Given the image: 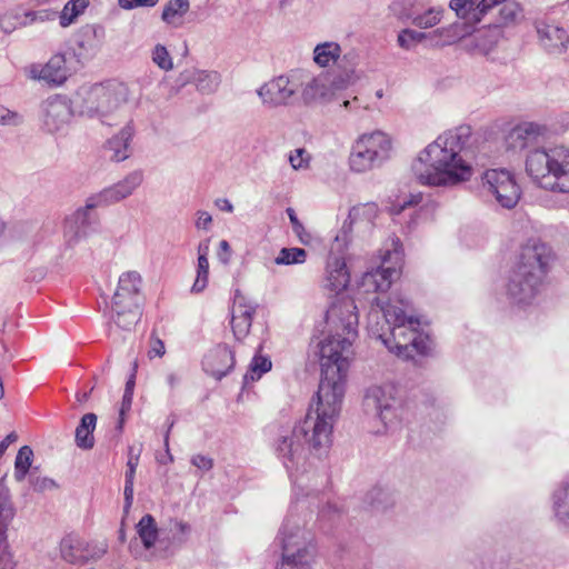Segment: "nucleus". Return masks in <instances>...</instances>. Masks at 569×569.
Here are the masks:
<instances>
[{
  "mask_svg": "<svg viewBox=\"0 0 569 569\" xmlns=\"http://www.w3.org/2000/svg\"><path fill=\"white\" fill-rule=\"evenodd\" d=\"M33 78L43 80L52 84H61L67 80L68 70L66 66V58L63 54H54L51 59L39 70L32 69Z\"/></svg>",
  "mask_w": 569,
  "mask_h": 569,
  "instance_id": "nucleus-28",
  "label": "nucleus"
},
{
  "mask_svg": "<svg viewBox=\"0 0 569 569\" xmlns=\"http://www.w3.org/2000/svg\"><path fill=\"white\" fill-rule=\"evenodd\" d=\"M107 549L108 546L104 542H86L73 536L63 538L60 543L62 558L72 565L98 560L103 557Z\"/></svg>",
  "mask_w": 569,
  "mask_h": 569,
  "instance_id": "nucleus-16",
  "label": "nucleus"
},
{
  "mask_svg": "<svg viewBox=\"0 0 569 569\" xmlns=\"http://www.w3.org/2000/svg\"><path fill=\"white\" fill-rule=\"evenodd\" d=\"M553 260L551 247L538 238H530L521 246L519 259L515 267L535 272L545 279Z\"/></svg>",
  "mask_w": 569,
  "mask_h": 569,
  "instance_id": "nucleus-13",
  "label": "nucleus"
},
{
  "mask_svg": "<svg viewBox=\"0 0 569 569\" xmlns=\"http://www.w3.org/2000/svg\"><path fill=\"white\" fill-rule=\"evenodd\" d=\"M305 78V72H302ZM301 99L305 104L309 106L320 100H330L331 89L329 88V78L327 74H319L309 78L307 81L302 79Z\"/></svg>",
  "mask_w": 569,
  "mask_h": 569,
  "instance_id": "nucleus-25",
  "label": "nucleus"
},
{
  "mask_svg": "<svg viewBox=\"0 0 569 569\" xmlns=\"http://www.w3.org/2000/svg\"><path fill=\"white\" fill-rule=\"evenodd\" d=\"M496 7L495 0H480L477 7L472 9V21L479 22L482 16Z\"/></svg>",
  "mask_w": 569,
  "mask_h": 569,
  "instance_id": "nucleus-57",
  "label": "nucleus"
},
{
  "mask_svg": "<svg viewBox=\"0 0 569 569\" xmlns=\"http://www.w3.org/2000/svg\"><path fill=\"white\" fill-rule=\"evenodd\" d=\"M341 54V47L333 41L319 43L313 49V61L319 67H329L336 63Z\"/></svg>",
  "mask_w": 569,
  "mask_h": 569,
  "instance_id": "nucleus-33",
  "label": "nucleus"
},
{
  "mask_svg": "<svg viewBox=\"0 0 569 569\" xmlns=\"http://www.w3.org/2000/svg\"><path fill=\"white\" fill-rule=\"evenodd\" d=\"M356 141L362 142L367 149L377 150L379 157L385 161L389 158L391 140L385 132L377 130L371 133H363Z\"/></svg>",
  "mask_w": 569,
  "mask_h": 569,
  "instance_id": "nucleus-30",
  "label": "nucleus"
},
{
  "mask_svg": "<svg viewBox=\"0 0 569 569\" xmlns=\"http://www.w3.org/2000/svg\"><path fill=\"white\" fill-rule=\"evenodd\" d=\"M307 252L302 248H282L274 259L276 264H297L306 261Z\"/></svg>",
  "mask_w": 569,
  "mask_h": 569,
  "instance_id": "nucleus-43",
  "label": "nucleus"
},
{
  "mask_svg": "<svg viewBox=\"0 0 569 569\" xmlns=\"http://www.w3.org/2000/svg\"><path fill=\"white\" fill-rule=\"evenodd\" d=\"M355 301L341 298L335 301L326 313L328 337L319 345L322 359L343 358L350 360L352 345L358 337L359 317Z\"/></svg>",
  "mask_w": 569,
  "mask_h": 569,
  "instance_id": "nucleus-5",
  "label": "nucleus"
},
{
  "mask_svg": "<svg viewBox=\"0 0 569 569\" xmlns=\"http://www.w3.org/2000/svg\"><path fill=\"white\" fill-rule=\"evenodd\" d=\"M411 310V302L407 299L397 298L386 302L376 297L368 313L370 335L391 352L406 359L413 358V352L427 356L431 350V340L418 331L420 321L410 313Z\"/></svg>",
  "mask_w": 569,
  "mask_h": 569,
  "instance_id": "nucleus-1",
  "label": "nucleus"
},
{
  "mask_svg": "<svg viewBox=\"0 0 569 569\" xmlns=\"http://www.w3.org/2000/svg\"><path fill=\"white\" fill-rule=\"evenodd\" d=\"M189 0H170L163 8L162 20L173 27L179 28L183 23V17L189 11Z\"/></svg>",
  "mask_w": 569,
  "mask_h": 569,
  "instance_id": "nucleus-32",
  "label": "nucleus"
},
{
  "mask_svg": "<svg viewBox=\"0 0 569 569\" xmlns=\"http://www.w3.org/2000/svg\"><path fill=\"white\" fill-rule=\"evenodd\" d=\"M22 116L0 106V124L17 127L22 123Z\"/></svg>",
  "mask_w": 569,
  "mask_h": 569,
  "instance_id": "nucleus-56",
  "label": "nucleus"
},
{
  "mask_svg": "<svg viewBox=\"0 0 569 569\" xmlns=\"http://www.w3.org/2000/svg\"><path fill=\"white\" fill-rule=\"evenodd\" d=\"M442 14L443 9L441 7H432L430 3L423 11L416 14L411 23L420 29H429L441 21Z\"/></svg>",
  "mask_w": 569,
  "mask_h": 569,
  "instance_id": "nucleus-39",
  "label": "nucleus"
},
{
  "mask_svg": "<svg viewBox=\"0 0 569 569\" xmlns=\"http://www.w3.org/2000/svg\"><path fill=\"white\" fill-rule=\"evenodd\" d=\"M183 375L181 370H171L166 376V382L171 391L180 386Z\"/></svg>",
  "mask_w": 569,
  "mask_h": 569,
  "instance_id": "nucleus-61",
  "label": "nucleus"
},
{
  "mask_svg": "<svg viewBox=\"0 0 569 569\" xmlns=\"http://www.w3.org/2000/svg\"><path fill=\"white\" fill-rule=\"evenodd\" d=\"M231 327H232L234 337L238 340H241L249 333V330L251 328V322L247 321L244 318L241 319L238 316L232 315L231 316Z\"/></svg>",
  "mask_w": 569,
  "mask_h": 569,
  "instance_id": "nucleus-54",
  "label": "nucleus"
},
{
  "mask_svg": "<svg viewBox=\"0 0 569 569\" xmlns=\"http://www.w3.org/2000/svg\"><path fill=\"white\" fill-rule=\"evenodd\" d=\"M129 100V88L121 82L97 83L82 87L77 92V106L81 114L98 118L108 123L107 118Z\"/></svg>",
  "mask_w": 569,
  "mask_h": 569,
  "instance_id": "nucleus-7",
  "label": "nucleus"
},
{
  "mask_svg": "<svg viewBox=\"0 0 569 569\" xmlns=\"http://www.w3.org/2000/svg\"><path fill=\"white\" fill-rule=\"evenodd\" d=\"M362 410L368 418L381 422L376 433L397 427L403 418V401L392 385L371 386L363 395Z\"/></svg>",
  "mask_w": 569,
  "mask_h": 569,
  "instance_id": "nucleus-8",
  "label": "nucleus"
},
{
  "mask_svg": "<svg viewBox=\"0 0 569 569\" xmlns=\"http://www.w3.org/2000/svg\"><path fill=\"white\" fill-rule=\"evenodd\" d=\"M522 17V10L517 2H507L499 8V19L497 27L512 26L519 22Z\"/></svg>",
  "mask_w": 569,
  "mask_h": 569,
  "instance_id": "nucleus-42",
  "label": "nucleus"
},
{
  "mask_svg": "<svg viewBox=\"0 0 569 569\" xmlns=\"http://www.w3.org/2000/svg\"><path fill=\"white\" fill-rule=\"evenodd\" d=\"M430 3L431 0H396L391 4V10L398 18L412 21L416 14Z\"/></svg>",
  "mask_w": 569,
  "mask_h": 569,
  "instance_id": "nucleus-35",
  "label": "nucleus"
},
{
  "mask_svg": "<svg viewBox=\"0 0 569 569\" xmlns=\"http://www.w3.org/2000/svg\"><path fill=\"white\" fill-rule=\"evenodd\" d=\"M191 463L202 471H209L213 467L212 459L203 455H194Z\"/></svg>",
  "mask_w": 569,
  "mask_h": 569,
  "instance_id": "nucleus-60",
  "label": "nucleus"
},
{
  "mask_svg": "<svg viewBox=\"0 0 569 569\" xmlns=\"http://www.w3.org/2000/svg\"><path fill=\"white\" fill-rule=\"evenodd\" d=\"M231 247L227 240H221L219 242V249L217 252V258L222 264H228L231 260Z\"/></svg>",
  "mask_w": 569,
  "mask_h": 569,
  "instance_id": "nucleus-59",
  "label": "nucleus"
},
{
  "mask_svg": "<svg viewBox=\"0 0 569 569\" xmlns=\"http://www.w3.org/2000/svg\"><path fill=\"white\" fill-rule=\"evenodd\" d=\"M166 353L164 343L160 339H154L149 351L150 357H162Z\"/></svg>",
  "mask_w": 569,
  "mask_h": 569,
  "instance_id": "nucleus-64",
  "label": "nucleus"
},
{
  "mask_svg": "<svg viewBox=\"0 0 569 569\" xmlns=\"http://www.w3.org/2000/svg\"><path fill=\"white\" fill-rule=\"evenodd\" d=\"M73 111L69 99L62 96L49 97L41 104V120L48 132L63 130L70 122Z\"/></svg>",
  "mask_w": 569,
  "mask_h": 569,
  "instance_id": "nucleus-17",
  "label": "nucleus"
},
{
  "mask_svg": "<svg viewBox=\"0 0 569 569\" xmlns=\"http://www.w3.org/2000/svg\"><path fill=\"white\" fill-rule=\"evenodd\" d=\"M97 425V415L89 412L82 416L76 428L74 442L78 448L90 450L94 447L93 431Z\"/></svg>",
  "mask_w": 569,
  "mask_h": 569,
  "instance_id": "nucleus-29",
  "label": "nucleus"
},
{
  "mask_svg": "<svg viewBox=\"0 0 569 569\" xmlns=\"http://www.w3.org/2000/svg\"><path fill=\"white\" fill-rule=\"evenodd\" d=\"M526 171L541 188L569 193V147L535 148L527 156Z\"/></svg>",
  "mask_w": 569,
  "mask_h": 569,
  "instance_id": "nucleus-6",
  "label": "nucleus"
},
{
  "mask_svg": "<svg viewBox=\"0 0 569 569\" xmlns=\"http://www.w3.org/2000/svg\"><path fill=\"white\" fill-rule=\"evenodd\" d=\"M106 37L104 28L100 24L82 26L74 34V43L80 56L92 57L101 48Z\"/></svg>",
  "mask_w": 569,
  "mask_h": 569,
  "instance_id": "nucleus-24",
  "label": "nucleus"
},
{
  "mask_svg": "<svg viewBox=\"0 0 569 569\" xmlns=\"http://www.w3.org/2000/svg\"><path fill=\"white\" fill-rule=\"evenodd\" d=\"M88 0H69L59 14L60 26L66 28L73 23L79 14L88 7Z\"/></svg>",
  "mask_w": 569,
  "mask_h": 569,
  "instance_id": "nucleus-41",
  "label": "nucleus"
},
{
  "mask_svg": "<svg viewBox=\"0 0 569 569\" xmlns=\"http://www.w3.org/2000/svg\"><path fill=\"white\" fill-rule=\"evenodd\" d=\"M197 89L202 93L213 92L219 83L216 72L197 71L194 76Z\"/></svg>",
  "mask_w": 569,
  "mask_h": 569,
  "instance_id": "nucleus-45",
  "label": "nucleus"
},
{
  "mask_svg": "<svg viewBox=\"0 0 569 569\" xmlns=\"http://www.w3.org/2000/svg\"><path fill=\"white\" fill-rule=\"evenodd\" d=\"M400 260V252L395 248L393 252L387 250L382 264L376 269L367 271L361 278V287L367 292H386L391 287L392 281L398 277V270L395 267L386 266L389 261Z\"/></svg>",
  "mask_w": 569,
  "mask_h": 569,
  "instance_id": "nucleus-19",
  "label": "nucleus"
},
{
  "mask_svg": "<svg viewBox=\"0 0 569 569\" xmlns=\"http://www.w3.org/2000/svg\"><path fill=\"white\" fill-rule=\"evenodd\" d=\"M208 276H209V260L206 257H198L197 263V278L193 282L191 291L194 293H199L204 290L208 284Z\"/></svg>",
  "mask_w": 569,
  "mask_h": 569,
  "instance_id": "nucleus-48",
  "label": "nucleus"
},
{
  "mask_svg": "<svg viewBox=\"0 0 569 569\" xmlns=\"http://www.w3.org/2000/svg\"><path fill=\"white\" fill-rule=\"evenodd\" d=\"M552 506L559 521L565 526H569V481L562 482L561 486L553 491Z\"/></svg>",
  "mask_w": 569,
  "mask_h": 569,
  "instance_id": "nucleus-34",
  "label": "nucleus"
},
{
  "mask_svg": "<svg viewBox=\"0 0 569 569\" xmlns=\"http://www.w3.org/2000/svg\"><path fill=\"white\" fill-rule=\"evenodd\" d=\"M29 483L36 492L51 491L59 487L53 479L36 476L33 471L29 475Z\"/></svg>",
  "mask_w": 569,
  "mask_h": 569,
  "instance_id": "nucleus-50",
  "label": "nucleus"
},
{
  "mask_svg": "<svg viewBox=\"0 0 569 569\" xmlns=\"http://www.w3.org/2000/svg\"><path fill=\"white\" fill-rule=\"evenodd\" d=\"M257 308L258 303L248 300L239 290L234 292L232 315L252 323Z\"/></svg>",
  "mask_w": 569,
  "mask_h": 569,
  "instance_id": "nucleus-40",
  "label": "nucleus"
},
{
  "mask_svg": "<svg viewBox=\"0 0 569 569\" xmlns=\"http://www.w3.org/2000/svg\"><path fill=\"white\" fill-rule=\"evenodd\" d=\"M537 33L541 46L550 54H562L568 49L569 36L563 28L555 24H549L545 21L536 23Z\"/></svg>",
  "mask_w": 569,
  "mask_h": 569,
  "instance_id": "nucleus-23",
  "label": "nucleus"
},
{
  "mask_svg": "<svg viewBox=\"0 0 569 569\" xmlns=\"http://www.w3.org/2000/svg\"><path fill=\"white\" fill-rule=\"evenodd\" d=\"M136 133L132 122H128L117 134L107 141V148L111 151L110 159L121 162L131 156V141Z\"/></svg>",
  "mask_w": 569,
  "mask_h": 569,
  "instance_id": "nucleus-27",
  "label": "nucleus"
},
{
  "mask_svg": "<svg viewBox=\"0 0 569 569\" xmlns=\"http://www.w3.org/2000/svg\"><path fill=\"white\" fill-rule=\"evenodd\" d=\"M302 86V71L290 76H279L261 86L257 93L263 104L280 107L292 104L298 99V91Z\"/></svg>",
  "mask_w": 569,
  "mask_h": 569,
  "instance_id": "nucleus-12",
  "label": "nucleus"
},
{
  "mask_svg": "<svg viewBox=\"0 0 569 569\" xmlns=\"http://www.w3.org/2000/svg\"><path fill=\"white\" fill-rule=\"evenodd\" d=\"M383 161L377 150L365 148L362 142L355 141L352 144L349 156V166L352 171L358 173L366 172L380 166Z\"/></svg>",
  "mask_w": 569,
  "mask_h": 569,
  "instance_id": "nucleus-26",
  "label": "nucleus"
},
{
  "mask_svg": "<svg viewBox=\"0 0 569 569\" xmlns=\"http://www.w3.org/2000/svg\"><path fill=\"white\" fill-rule=\"evenodd\" d=\"M212 223V217L207 211H198L197 212V220H196V228L209 230Z\"/></svg>",
  "mask_w": 569,
  "mask_h": 569,
  "instance_id": "nucleus-62",
  "label": "nucleus"
},
{
  "mask_svg": "<svg viewBox=\"0 0 569 569\" xmlns=\"http://www.w3.org/2000/svg\"><path fill=\"white\" fill-rule=\"evenodd\" d=\"M313 430L306 428V418L297 423L291 430H286L279 435L274 442V450L284 467L289 469L298 468L305 462L307 451H313L317 455L326 452L331 445L316 446L312 442Z\"/></svg>",
  "mask_w": 569,
  "mask_h": 569,
  "instance_id": "nucleus-10",
  "label": "nucleus"
},
{
  "mask_svg": "<svg viewBox=\"0 0 569 569\" xmlns=\"http://www.w3.org/2000/svg\"><path fill=\"white\" fill-rule=\"evenodd\" d=\"M321 379L317 391L316 407L311 405L306 415V428L313 430L316 446L331 445L333 426L340 415L349 360L343 358L322 359Z\"/></svg>",
  "mask_w": 569,
  "mask_h": 569,
  "instance_id": "nucleus-3",
  "label": "nucleus"
},
{
  "mask_svg": "<svg viewBox=\"0 0 569 569\" xmlns=\"http://www.w3.org/2000/svg\"><path fill=\"white\" fill-rule=\"evenodd\" d=\"M470 136L471 128L461 126L429 143L411 164L416 180L423 186L445 188L470 180L472 167L461 154Z\"/></svg>",
  "mask_w": 569,
  "mask_h": 569,
  "instance_id": "nucleus-2",
  "label": "nucleus"
},
{
  "mask_svg": "<svg viewBox=\"0 0 569 569\" xmlns=\"http://www.w3.org/2000/svg\"><path fill=\"white\" fill-rule=\"evenodd\" d=\"M542 283L543 279L535 272L515 267L507 284V295L513 303L530 305L540 293Z\"/></svg>",
  "mask_w": 569,
  "mask_h": 569,
  "instance_id": "nucleus-14",
  "label": "nucleus"
},
{
  "mask_svg": "<svg viewBox=\"0 0 569 569\" xmlns=\"http://www.w3.org/2000/svg\"><path fill=\"white\" fill-rule=\"evenodd\" d=\"M139 463V456L130 455L127 462L126 481L123 488L124 505L123 512L127 515L133 502V485L136 470Z\"/></svg>",
  "mask_w": 569,
  "mask_h": 569,
  "instance_id": "nucleus-36",
  "label": "nucleus"
},
{
  "mask_svg": "<svg viewBox=\"0 0 569 569\" xmlns=\"http://www.w3.org/2000/svg\"><path fill=\"white\" fill-rule=\"evenodd\" d=\"M132 396L133 395H129V392H124L123 393V397H122V402H121V408H120V420H119V423H118V429L119 430H122V426H123V416L124 413L130 410L131 408V403H132Z\"/></svg>",
  "mask_w": 569,
  "mask_h": 569,
  "instance_id": "nucleus-63",
  "label": "nucleus"
},
{
  "mask_svg": "<svg viewBox=\"0 0 569 569\" xmlns=\"http://www.w3.org/2000/svg\"><path fill=\"white\" fill-rule=\"evenodd\" d=\"M427 33L412 29H405L398 36V43L401 48L409 49L411 44L422 41Z\"/></svg>",
  "mask_w": 569,
  "mask_h": 569,
  "instance_id": "nucleus-52",
  "label": "nucleus"
},
{
  "mask_svg": "<svg viewBox=\"0 0 569 569\" xmlns=\"http://www.w3.org/2000/svg\"><path fill=\"white\" fill-rule=\"evenodd\" d=\"M548 129L536 122H521L506 136V147L509 150H523L540 143L547 136Z\"/></svg>",
  "mask_w": 569,
  "mask_h": 569,
  "instance_id": "nucleus-20",
  "label": "nucleus"
},
{
  "mask_svg": "<svg viewBox=\"0 0 569 569\" xmlns=\"http://www.w3.org/2000/svg\"><path fill=\"white\" fill-rule=\"evenodd\" d=\"M345 228L346 226L342 227V234H338L331 246L323 278V288L333 293L345 290L350 281V274L345 258L335 253L336 250L338 251L340 249L341 241H347V231Z\"/></svg>",
  "mask_w": 569,
  "mask_h": 569,
  "instance_id": "nucleus-15",
  "label": "nucleus"
},
{
  "mask_svg": "<svg viewBox=\"0 0 569 569\" xmlns=\"http://www.w3.org/2000/svg\"><path fill=\"white\" fill-rule=\"evenodd\" d=\"M482 189L505 209L515 208L521 197V189L515 176L506 169L487 170L482 176Z\"/></svg>",
  "mask_w": 569,
  "mask_h": 569,
  "instance_id": "nucleus-11",
  "label": "nucleus"
},
{
  "mask_svg": "<svg viewBox=\"0 0 569 569\" xmlns=\"http://www.w3.org/2000/svg\"><path fill=\"white\" fill-rule=\"evenodd\" d=\"M33 451L29 446H23L19 449L16 459L14 467H20L30 470L32 465Z\"/></svg>",
  "mask_w": 569,
  "mask_h": 569,
  "instance_id": "nucleus-55",
  "label": "nucleus"
},
{
  "mask_svg": "<svg viewBox=\"0 0 569 569\" xmlns=\"http://www.w3.org/2000/svg\"><path fill=\"white\" fill-rule=\"evenodd\" d=\"M152 61L162 70L169 71L173 68L172 59L162 44H157L152 51Z\"/></svg>",
  "mask_w": 569,
  "mask_h": 569,
  "instance_id": "nucleus-51",
  "label": "nucleus"
},
{
  "mask_svg": "<svg viewBox=\"0 0 569 569\" xmlns=\"http://www.w3.org/2000/svg\"><path fill=\"white\" fill-rule=\"evenodd\" d=\"M234 353L227 345H218L210 349L202 359L203 371L217 380H221L234 367Z\"/></svg>",
  "mask_w": 569,
  "mask_h": 569,
  "instance_id": "nucleus-21",
  "label": "nucleus"
},
{
  "mask_svg": "<svg viewBox=\"0 0 569 569\" xmlns=\"http://www.w3.org/2000/svg\"><path fill=\"white\" fill-rule=\"evenodd\" d=\"M58 17V11L52 9H41L37 11H27L23 14V20L20 22L22 27H28L38 22L54 21Z\"/></svg>",
  "mask_w": 569,
  "mask_h": 569,
  "instance_id": "nucleus-46",
  "label": "nucleus"
},
{
  "mask_svg": "<svg viewBox=\"0 0 569 569\" xmlns=\"http://www.w3.org/2000/svg\"><path fill=\"white\" fill-rule=\"evenodd\" d=\"M142 170H134L128 173L119 182L104 188L97 194L91 196L89 207L108 206L121 201L133 193V191L142 183Z\"/></svg>",
  "mask_w": 569,
  "mask_h": 569,
  "instance_id": "nucleus-18",
  "label": "nucleus"
},
{
  "mask_svg": "<svg viewBox=\"0 0 569 569\" xmlns=\"http://www.w3.org/2000/svg\"><path fill=\"white\" fill-rule=\"evenodd\" d=\"M7 475L2 476L0 479V525L1 529L8 530V526L13 520L16 516V508L12 502L11 491L8 487Z\"/></svg>",
  "mask_w": 569,
  "mask_h": 569,
  "instance_id": "nucleus-31",
  "label": "nucleus"
},
{
  "mask_svg": "<svg viewBox=\"0 0 569 569\" xmlns=\"http://www.w3.org/2000/svg\"><path fill=\"white\" fill-rule=\"evenodd\" d=\"M271 368L272 362L268 356L256 353L249 365L248 371L243 376V383L248 385L249 382L259 380L262 377V375L270 371Z\"/></svg>",
  "mask_w": 569,
  "mask_h": 569,
  "instance_id": "nucleus-38",
  "label": "nucleus"
},
{
  "mask_svg": "<svg viewBox=\"0 0 569 569\" xmlns=\"http://www.w3.org/2000/svg\"><path fill=\"white\" fill-rule=\"evenodd\" d=\"M356 74L353 69L345 70L332 76L329 79V88L331 89V97L338 91L346 90L356 82Z\"/></svg>",
  "mask_w": 569,
  "mask_h": 569,
  "instance_id": "nucleus-44",
  "label": "nucleus"
},
{
  "mask_svg": "<svg viewBox=\"0 0 569 569\" xmlns=\"http://www.w3.org/2000/svg\"><path fill=\"white\" fill-rule=\"evenodd\" d=\"M142 278L137 271L123 272L112 297V320L121 329L130 330L140 320V288Z\"/></svg>",
  "mask_w": 569,
  "mask_h": 569,
  "instance_id": "nucleus-9",
  "label": "nucleus"
},
{
  "mask_svg": "<svg viewBox=\"0 0 569 569\" xmlns=\"http://www.w3.org/2000/svg\"><path fill=\"white\" fill-rule=\"evenodd\" d=\"M475 0H450L449 7L458 17L472 20V6Z\"/></svg>",
  "mask_w": 569,
  "mask_h": 569,
  "instance_id": "nucleus-53",
  "label": "nucleus"
},
{
  "mask_svg": "<svg viewBox=\"0 0 569 569\" xmlns=\"http://www.w3.org/2000/svg\"><path fill=\"white\" fill-rule=\"evenodd\" d=\"M307 506L296 502L279 529L277 540L281 547V560L277 569H312L316 546L312 533L306 528Z\"/></svg>",
  "mask_w": 569,
  "mask_h": 569,
  "instance_id": "nucleus-4",
  "label": "nucleus"
},
{
  "mask_svg": "<svg viewBox=\"0 0 569 569\" xmlns=\"http://www.w3.org/2000/svg\"><path fill=\"white\" fill-rule=\"evenodd\" d=\"M137 533L139 535L146 549L154 546L158 539V528L156 520L151 515H144L137 523Z\"/></svg>",
  "mask_w": 569,
  "mask_h": 569,
  "instance_id": "nucleus-37",
  "label": "nucleus"
},
{
  "mask_svg": "<svg viewBox=\"0 0 569 569\" xmlns=\"http://www.w3.org/2000/svg\"><path fill=\"white\" fill-rule=\"evenodd\" d=\"M16 561L10 550L6 529H0V569H14Z\"/></svg>",
  "mask_w": 569,
  "mask_h": 569,
  "instance_id": "nucleus-47",
  "label": "nucleus"
},
{
  "mask_svg": "<svg viewBox=\"0 0 569 569\" xmlns=\"http://www.w3.org/2000/svg\"><path fill=\"white\" fill-rule=\"evenodd\" d=\"M159 0H118V6L124 10H132L142 7H154Z\"/></svg>",
  "mask_w": 569,
  "mask_h": 569,
  "instance_id": "nucleus-58",
  "label": "nucleus"
},
{
  "mask_svg": "<svg viewBox=\"0 0 569 569\" xmlns=\"http://www.w3.org/2000/svg\"><path fill=\"white\" fill-rule=\"evenodd\" d=\"M288 160L293 170H306L310 166L311 156L305 148H298L290 152Z\"/></svg>",
  "mask_w": 569,
  "mask_h": 569,
  "instance_id": "nucleus-49",
  "label": "nucleus"
},
{
  "mask_svg": "<svg viewBox=\"0 0 569 569\" xmlns=\"http://www.w3.org/2000/svg\"><path fill=\"white\" fill-rule=\"evenodd\" d=\"M91 197L86 201V206L79 208L64 221V237L69 246L76 244L81 238L87 236L88 227L93 222L94 218L91 213L97 207H89Z\"/></svg>",
  "mask_w": 569,
  "mask_h": 569,
  "instance_id": "nucleus-22",
  "label": "nucleus"
}]
</instances>
